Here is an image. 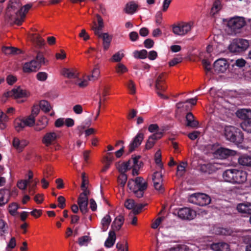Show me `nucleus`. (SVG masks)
Segmentation results:
<instances>
[{
    "label": "nucleus",
    "instance_id": "62",
    "mask_svg": "<svg viewBox=\"0 0 251 251\" xmlns=\"http://www.w3.org/2000/svg\"><path fill=\"white\" fill-rule=\"evenodd\" d=\"M147 204H142L139 203L135 204V206L133 209V212L135 214H138L141 211L142 209L146 206Z\"/></svg>",
    "mask_w": 251,
    "mask_h": 251
},
{
    "label": "nucleus",
    "instance_id": "55",
    "mask_svg": "<svg viewBox=\"0 0 251 251\" xmlns=\"http://www.w3.org/2000/svg\"><path fill=\"white\" fill-rule=\"evenodd\" d=\"M83 192L80 194L78 198L85 200H88V196L90 194V191L87 189V187L81 188Z\"/></svg>",
    "mask_w": 251,
    "mask_h": 251
},
{
    "label": "nucleus",
    "instance_id": "52",
    "mask_svg": "<svg viewBox=\"0 0 251 251\" xmlns=\"http://www.w3.org/2000/svg\"><path fill=\"white\" fill-rule=\"evenodd\" d=\"M140 157L141 156L139 155L132 157L133 163L132 167H136L139 169L142 166L143 163L142 162H139V159L140 158Z\"/></svg>",
    "mask_w": 251,
    "mask_h": 251
},
{
    "label": "nucleus",
    "instance_id": "59",
    "mask_svg": "<svg viewBox=\"0 0 251 251\" xmlns=\"http://www.w3.org/2000/svg\"><path fill=\"white\" fill-rule=\"evenodd\" d=\"M116 70L119 74H123L127 71V69L123 64H118L116 67Z\"/></svg>",
    "mask_w": 251,
    "mask_h": 251
},
{
    "label": "nucleus",
    "instance_id": "4",
    "mask_svg": "<svg viewBox=\"0 0 251 251\" xmlns=\"http://www.w3.org/2000/svg\"><path fill=\"white\" fill-rule=\"evenodd\" d=\"M190 203L203 206L210 203L211 199L209 196L204 193H196L190 195L188 200Z\"/></svg>",
    "mask_w": 251,
    "mask_h": 251
},
{
    "label": "nucleus",
    "instance_id": "8",
    "mask_svg": "<svg viewBox=\"0 0 251 251\" xmlns=\"http://www.w3.org/2000/svg\"><path fill=\"white\" fill-rule=\"evenodd\" d=\"M249 46V41L244 39H236L229 45V50L233 52H240L246 50Z\"/></svg>",
    "mask_w": 251,
    "mask_h": 251
},
{
    "label": "nucleus",
    "instance_id": "17",
    "mask_svg": "<svg viewBox=\"0 0 251 251\" xmlns=\"http://www.w3.org/2000/svg\"><path fill=\"white\" fill-rule=\"evenodd\" d=\"M60 73L63 76L68 78H75L78 77V73L74 68H63Z\"/></svg>",
    "mask_w": 251,
    "mask_h": 251
},
{
    "label": "nucleus",
    "instance_id": "16",
    "mask_svg": "<svg viewBox=\"0 0 251 251\" xmlns=\"http://www.w3.org/2000/svg\"><path fill=\"white\" fill-rule=\"evenodd\" d=\"M11 195V192L8 189H0V206H3L9 201Z\"/></svg>",
    "mask_w": 251,
    "mask_h": 251
},
{
    "label": "nucleus",
    "instance_id": "28",
    "mask_svg": "<svg viewBox=\"0 0 251 251\" xmlns=\"http://www.w3.org/2000/svg\"><path fill=\"white\" fill-rule=\"evenodd\" d=\"M238 162L241 165L251 167V156L247 154L241 155L238 158Z\"/></svg>",
    "mask_w": 251,
    "mask_h": 251
},
{
    "label": "nucleus",
    "instance_id": "11",
    "mask_svg": "<svg viewBox=\"0 0 251 251\" xmlns=\"http://www.w3.org/2000/svg\"><path fill=\"white\" fill-rule=\"evenodd\" d=\"M144 138V135L143 133L139 131L137 135L133 138L131 142L130 143L128 148V152L129 154L133 151L136 148L139 147Z\"/></svg>",
    "mask_w": 251,
    "mask_h": 251
},
{
    "label": "nucleus",
    "instance_id": "47",
    "mask_svg": "<svg viewBox=\"0 0 251 251\" xmlns=\"http://www.w3.org/2000/svg\"><path fill=\"white\" fill-rule=\"evenodd\" d=\"M91 240L89 236L85 235L80 237L78 239V243L80 246H87L89 242Z\"/></svg>",
    "mask_w": 251,
    "mask_h": 251
},
{
    "label": "nucleus",
    "instance_id": "18",
    "mask_svg": "<svg viewBox=\"0 0 251 251\" xmlns=\"http://www.w3.org/2000/svg\"><path fill=\"white\" fill-rule=\"evenodd\" d=\"M236 184H240L245 182L247 180L248 173L242 170L235 169Z\"/></svg>",
    "mask_w": 251,
    "mask_h": 251
},
{
    "label": "nucleus",
    "instance_id": "51",
    "mask_svg": "<svg viewBox=\"0 0 251 251\" xmlns=\"http://www.w3.org/2000/svg\"><path fill=\"white\" fill-rule=\"evenodd\" d=\"M116 248L120 251H128V246L126 242H118L116 244Z\"/></svg>",
    "mask_w": 251,
    "mask_h": 251
},
{
    "label": "nucleus",
    "instance_id": "39",
    "mask_svg": "<svg viewBox=\"0 0 251 251\" xmlns=\"http://www.w3.org/2000/svg\"><path fill=\"white\" fill-rule=\"evenodd\" d=\"M48 61L46 60L42 52H39L37 53L35 59H33L28 63H46Z\"/></svg>",
    "mask_w": 251,
    "mask_h": 251
},
{
    "label": "nucleus",
    "instance_id": "50",
    "mask_svg": "<svg viewBox=\"0 0 251 251\" xmlns=\"http://www.w3.org/2000/svg\"><path fill=\"white\" fill-rule=\"evenodd\" d=\"M155 163L158 166L162 169L163 167V164L161 162V153L160 151H157L154 156Z\"/></svg>",
    "mask_w": 251,
    "mask_h": 251
},
{
    "label": "nucleus",
    "instance_id": "61",
    "mask_svg": "<svg viewBox=\"0 0 251 251\" xmlns=\"http://www.w3.org/2000/svg\"><path fill=\"white\" fill-rule=\"evenodd\" d=\"M58 202V207L61 209H63L66 206V200L63 196H59L57 198Z\"/></svg>",
    "mask_w": 251,
    "mask_h": 251
},
{
    "label": "nucleus",
    "instance_id": "31",
    "mask_svg": "<svg viewBox=\"0 0 251 251\" xmlns=\"http://www.w3.org/2000/svg\"><path fill=\"white\" fill-rule=\"evenodd\" d=\"M116 240V234L114 231H110L108 237L104 243V246L108 248L112 247Z\"/></svg>",
    "mask_w": 251,
    "mask_h": 251
},
{
    "label": "nucleus",
    "instance_id": "40",
    "mask_svg": "<svg viewBox=\"0 0 251 251\" xmlns=\"http://www.w3.org/2000/svg\"><path fill=\"white\" fill-rule=\"evenodd\" d=\"M8 226L2 219H0V235H3L8 232Z\"/></svg>",
    "mask_w": 251,
    "mask_h": 251
},
{
    "label": "nucleus",
    "instance_id": "9",
    "mask_svg": "<svg viewBox=\"0 0 251 251\" xmlns=\"http://www.w3.org/2000/svg\"><path fill=\"white\" fill-rule=\"evenodd\" d=\"M244 19L239 17H236L230 19L227 24V26L235 33L237 30L241 29L245 25Z\"/></svg>",
    "mask_w": 251,
    "mask_h": 251
},
{
    "label": "nucleus",
    "instance_id": "19",
    "mask_svg": "<svg viewBox=\"0 0 251 251\" xmlns=\"http://www.w3.org/2000/svg\"><path fill=\"white\" fill-rule=\"evenodd\" d=\"M237 209L240 213L250 215V222L251 224V203H239L237 206Z\"/></svg>",
    "mask_w": 251,
    "mask_h": 251
},
{
    "label": "nucleus",
    "instance_id": "60",
    "mask_svg": "<svg viewBox=\"0 0 251 251\" xmlns=\"http://www.w3.org/2000/svg\"><path fill=\"white\" fill-rule=\"evenodd\" d=\"M135 202L133 200L128 199L125 202V207L128 209H134Z\"/></svg>",
    "mask_w": 251,
    "mask_h": 251
},
{
    "label": "nucleus",
    "instance_id": "24",
    "mask_svg": "<svg viewBox=\"0 0 251 251\" xmlns=\"http://www.w3.org/2000/svg\"><path fill=\"white\" fill-rule=\"evenodd\" d=\"M2 52L7 55H14L21 54L22 50L17 48L13 47L3 46L1 49Z\"/></svg>",
    "mask_w": 251,
    "mask_h": 251
},
{
    "label": "nucleus",
    "instance_id": "14",
    "mask_svg": "<svg viewBox=\"0 0 251 251\" xmlns=\"http://www.w3.org/2000/svg\"><path fill=\"white\" fill-rule=\"evenodd\" d=\"M235 169H227L223 172L222 177L225 182L236 184Z\"/></svg>",
    "mask_w": 251,
    "mask_h": 251
},
{
    "label": "nucleus",
    "instance_id": "46",
    "mask_svg": "<svg viewBox=\"0 0 251 251\" xmlns=\"http://www.w3.org/2000/svg\"><path fill=\"white\" fill-rule=\"evenodd\" d=\"M213 165L210 163L207 164H203L201 166V170L202 172L210 174H211L213 171Z\"/></svg>",
    "mask_w": 251,
    "mask_h": 251
},
{
    "label": "nucleus",
    "instance_id": "42",
    "mask_svg": "<svg viewBox=\"0 0 251 251\" xmlns=\"http://www.w3.org/2000/svg\"><path fill=\"white\" fill-rule=\"evenodd\" d=\"M242 128L248 133H251V121L245 120L241 124Z\"/></svg>",
    "mask_w": 251,
    "mask_h": 251
},
{
    "label": "nucleus",
    "instance_id": "10",
    "mask_svg": "<svg viewBox=\"0 0 251 251\" xmlns=\"http://www.w3.org/2000/svg\"><path fill=\"white\" fill-rule=\"evenodd\" d=\"M59 135L57 133L53 131L48 132L43 136L42 138V143L46 146L49 147L55 144Z\"/></svg>",
    "mask_w": 251,
    "mask_h": 251
},
{
    "label": "nucleus",
    "instance_id": "21",
    "mask_svg": "<svg viewBox=\"0 0 251 251\" xmlns=\"http://www.w3.org/2000/svg\"><path fill=\"white\" fill-rule=\"evenodd\" d=\"M211 249L215 251H229L230 250L229 244L223 242L213 243Z\"/></svg>",
    "mask_w": 251,
    "mask_h": 251
},
{
    "label": "nucleus",
    "instance_id": "30",
    "mask_svg": "<svg viewBox=\"0 0 251 251\" xmlns=\"http://www.w3.org/2000/svg\"><path fill=\"white\" fill-rule=\"evenodd\" d=\"M114 160V157L112 154L111 152L107 153V155L103 158V163H104V166L102 169L101 171L102 172H106L110 167L111 164Z\"/></svg>",
    "mask_w": 251,
    "mask_h": 251
},
{
    "label": "nucleus",
    "instance_id": "33",
    "mask_svg": "<svg viewBox=\"0 0 251 251\" xmlns=\"http://www.w3.org/2000/svg\"><path fill=\"white\" fill-rule=\"evenodd\" d=\"M48 125V120L47 118L43 117L39 120L34 126V130L36 131H40L46 128Z\"/></svg>",
    "mask_w": 251,
    "mask_h": 251
},
{
    "label": "nucleus",
    "instance_id": "58",
    "mask_svg": "<svg viewBox=\"0 0 251 251\" xmlns=\"http://www.w3.org/2000/svg\"><path fill=\"white\" fill-rule=\"evenodd\" d=\"M246 64H232V69H231V72L233 73H234L235 74H238L239 73V71H236V70L238 69H241L244 67L245 66Z\"/></svg>",
    "mask_w": 251,
    "mask_h": 251
},
{
    "label": "nucleus",
    "instance_id": "57",
    "mask_svg": "<svg viewBox=\"0 0 251 251\" xmlns=\"http://www.w3.org/2000/svg\"><path fill=\"white\" fill-rule=\"evenodd\" d=\"M213 61V57L209 52H205L201 63H211Z\"/></svg>",
    "mask_w": 251,
    "mask_h": 251
},
{
    "label": "nucleus",
    "instance_id": "44",
    "mask_svg": "<svg viewBox=\"0 0 251 251\" xmlns=\"http://www.w3.org/2000/svg\"><path fill=\"white\" fill-rule=\"evenodd\" d=\"M127 176L126 174H120L118 177V182L120 186L124 188L127 181Z\"/></svg>",
    "mask_w": 251,
    "mask_h": 251
},
{
    "label": "nucleus",
    "instance_id": "54",
    "mask_svg": "<svg viewBox=\"0 0 251 251\" xmlns=\"http://www.w3.org/2000/svg\"><path fill=\"white\" fill-rule=\"evenodd\" d=\"M189 249L185 245H178L172 248L170 251H189Z\"/></svg>",
    "mask_w": 251,
    "mask_h": 251
},
{
    "label": "nucleus",
    "instance_id": "34",
    "mask_svg": "<svg viewBox=\"0 0 251 251\" xmlns=\"http://www.w3.org/2000/svg\"><path fill=\"white\" fill-rule=\"evenodd\" d=\"M136 189H147L148 187V183L144 181V178L141 176H138L134 179Z\"/></svg>",
    "mask_w": 251,
    "mask_h": 251
},
{
    "label": "nucleus",
    "instance_id": "27",
    "mask_svg": "<svg viewBox=\"0 0 251 251\" xmlns=\"http://www.w3.org/2000/svg\"><path fill=\"white\" fill-rule=\"evenodd\" d=\"M124 217L123 215H120L117 216L112 224V228L114 230H119L124 223Z\"/></svg>",
    "mask_w": 251,
    "mask_h": 251
},
{
    "label": "nucleus",
    "instance_id": "20",
    "mask_svg": "<svg viewBox=\"0 0 251 251\" xmlns=\"http://www.w3.org/2000/svg\"><path fill=\"white\" fill-rule=\"evenodd\" d=\"M232 150L221 147L215 151L214 154L217 158L224 159L226 158L231 155L232 154Z\"/></svg>",
    "mask_w": 251,
    "mask_h": 251
},
{
    "label": "nucleus",
    "instance_id": "15",
    "mask_svg": "<svg viewBox=\"0 0 251 251\" xmlns=\"http://www.w3.org/2000/svg\"><path fill=\"white\" fill-rule=\"evenodd\" d=\"M186 126L192 128H197L199 126V122L196 119L192 112H188L185 117Z\"/></svg>",
    "mask_w": 251,
    "mask_h": 251
},
{
    "label": "nucleus",
    "instance_id": "38",
    "mask_svg": "<svg viewBox=\"0 0 251 251\" xmlns=\"http://www.w3.org/2000/svg\"><path fill=\"white\" fill-rule=\"evenodd\" d=\"M221 8V3L219 0H216L213 3V6L211 9L210 14L214 16Z\"/></svg>",
    "mask_w": 251,
    "mask_h": 251
},
{
    "label": "nucleus",
    "instance_id": "43",
    "mask_svg": "<svg viewBox=\"0 0 251 251\" xmlns=\"http://www.w3.org/2000/svg\"><path fill=\"white\" fill-rule=\"evenodd\" d=\"M187 163L185 162H181L180 163L177 167V175L181 176H182L185 172V168L187 166Z\"/></svg>",
    "mask_w": 251,
    "mask_h": 251
},
{
    "label": "nucleus",
    "instance_id": "1",
    "mask_svg": "<svg viewBox=\"0 0 251 251\" xmlns=\"http://www.w3.org/2000/svg\"><path fill=\"white\" fill-rule=\"evenodd\" d=\"M6 15L9 17L11 22H14L18 25H20L25 18V13L23 12V8L20 2L14 0L8 4Z\"/></svg>",
    "mask_w": 251,
    "mask_h": 251
},
{
    "label": "nucleus",
    "instance_id": "3",
    "mask_svg": "<svg viewBox=\"0 0 251 251\" xmlns=\"http://www.w3.org/2000/svg\"><path fill=\"white\" fill-rule=\"evenodd\" d=\"M202 67L207 75L223 73L229 69L230 64H202Z\"/></svg>",
    "mask_w": 251,
    "mask_h": 251
},
{
    "label": "nucleus",
    "instance_id": "35",
    "mask_svg": "<svg viewBox=\"0 0 251 251\" xmlns=\"http://www.w3.org/2000/svg\"><path fill=\"white\" fill-rule=\"evenodd\" d=\"M111 222L110 216L108 214L106 215L101 221V229L103 231H105Z\"/></svg>",
    "mask_w": 251,
    "mask_h": 251
},
{
    "label": "nucleus",
    "instance_id": "45",
    "mask_svg": "<svg viewBox=\"0 0 251 251\" xmlns=\"http://www.w3.org/2000/svg\"><path fill=\"white\" fill-rule=\"evenodd\" d=\"M124 54L122 50H120L113 55L111 58V61L120 62L124 57Z\"/></svg>",
    "mask_w": 251,
    "mask_h": 251
},
{
    "label": "nucleus",
    "instance_id": "25",
    "mask_svg": "<svg viewBox=\"0 0 251 251\" xmlns=\"http://www.w3.org/2000/svg\"><path fill=\"white\" fill-rule=\"evenodd\" d=\"M138 6L134 1H131L126 4L124 11L127 14L132 15L137 11Z\"/></svg>",
    "mask_w": 251,
    "mask_h": 251
},
{
    "label": "nucleus",
    "instance_id": "5",
    "mask_svg": "<svg viewBox=\"0 0 251 251\" xmlns=\"http://www.w3.org/2000/svg\"><path fill=\"white\" fill-rule=\"evenodd\" d=\"M193 27V22H183L177 25H174L173 26V31L176 35L184 36L190 31Z\"/></svg>",
    "mask_w": 251,
    "mask_h": 251
},
{
    "label": "nucleus",
    "instance_id": "12",
    "mask_svg": "<svg viewBox=\"0 0 251 251\" xmlns=\"http://www.w3.org/2000/svg\"><path fill=\"white\" fill-rule=\"evenodd\" d=\"M177 215L182 219L191 220L195 217L196 212L190 208L183 207L178 210Z\"/></svg>",
    "mask_w": 251,
    "mask_h": 251
},
{
    "label": "nucleus",
    "instance_id": "48",
    "mask_svg": "<svg viewBox=\"0 0 251 251\" xmlns=\"http://www.w3.org/2000/svg\"><path fill=\"white\" fill-rule=\"evenodd\" d=\"M152 179L153 183L154 182L162 183L163 179L161 173L158 172H155L152 176Z\"/></svg>",
    "mask_w": 251,
    "mask_h": 251
},
{
    "label": "nucleus",
    "instance_id": "41",
    "mask_svg": "<svg viewBox=\"0 0 251 251\" xmlns=\"http://www.w3.org/2000/svg\"><path fill=\"white\" fill-rule=\"evenodd\" d=\"M8 211L11 215L14 216L17 213V210L19 208L18 204L16 202H12L8 206Z\"/></svg>",
    "mask_w": 251,
    "mask_h": 251
},
{
    "label": "nucleus",
    "instance_id": "6",
    "mask_svg": "<svg viewBox=\"0 0 251 251\" xmlns=\"http://www.w3.org/2000/svg\"><path fill=\"white\" fill-rule=\"evenodd\" d=\"M165 75L162 73L159 75L155 81V88L158 95L162 99H167L168 97L163 95L162 92L165 91L167 89L165 84Z\"/></svg>",
    "mask_w": 251,
    "mask_h": 251
},
{
    "label": "nucleus",
    "instance_id": "29",
    "mask_svg": "<svg viewBox=\"0 0 251 251\" xmlns=\"http://www.w3.org/2000/svg\"><path fill=\"white\" fill-rule=\"evenodd\" d=\"M77 204L82 214L84 215L88 212V200H86L85 199L78 198Z\"/></svg>",
    "mask_w": 251,
    "mask_h": 251
},
{
    "label": "nucleus",
    "instance_id": "13",
    "mask_svg": "<svg viewBox=\"0 0 251 251\" xmlns=\"http://www.w3.org/2000/svg\"><path fill=\"white\" fill-rule=\"evenodd\" d=\"M6 97H13L14 98H22L27 97L28 93L25 90H23L20 87L13 89L4 94Z\"/></svg>",
    "mask_w": 251,
    "mask_h": 251
},
{
    "label": "nucleus",
    "instance_id": "32",
    "mask_svg": "<svg viewBox=\"0 0 251 251\" xmlns=\"http://www.w3.org/2000/svg\"><path fill=\"white\" fill-rule=\"evenodd\" d=\"M40 67L41 64H36V65H33V64H24L23 70L25 73H30L36 72Z\"/></svg>",
    "mask_w": 251,
    "mask_h": 251
},
{
    "label": "nucleus",
    "instance_id": "64",
    "mask_svg": "<svg viewBox=\"0 0 251 251\" xmlns=\"http://www.w3.org/2000/svg\"><path fill=\"white\" fill-rule=\"evenodd\" d=\"M155 143V141L153 139V138L151 137L150 136L147 141L146 144V146H145L146 149L147 150L151 149L154 146Z\"/></svg>",
    "mask_w": 251,
    "mask_h": 251
},
{
    "label": "nucleus",
    "instance_id": "26",
    "mask_svg": "<svg viewBox=\"0 0 251 251\" xmlns=\"http://www.w3.org/2000/svg\"><path fill=\"white\" fill-rule=\"evenodd\" d=\"M97 21L98 23V25L97 26L95 24L96 26H93L92 27V29L94 31V33L96 35H100V33H101V31L102 30L103 27H104V24L103 22V19L101 17L97 14Z\"/></svg>",
    "mask_w": 251,
    "mask_h": 251
},
{
    "label": "nucleus",
    "instance_id": "7",
    "mask_svg": "<svg viewBox=\"0 0 251 251\" xmlns=\"http://www.w3.org/2000/svg\"><path fill=\"white\" fill-rule=\"evenodd\" d=\"M35 120L32 116H29L23 119H16L14 121V127L17 132L23 130L25 126H32L35 124Z\"/></svg>",
    "mask_w": 251,
    "mask_h": 251
},
{
    "label": "nucleus",
    "instance_id": "36",
    "mask_svg": "<svg viewBox=\"0 0 251 251\" xmlns=\"http://www.w3.org/2000/svg\"><path fill=\"white\" fill-rule=\"evenodd\" d=\"M133 56L135 58L144 59L147 58L148 51L146 50H135L133 52Z\"/></svg>",
    "mask_w": 251,
    "mask_h": 251
},
{
    "label": "nucleus",
    "instance_id": "49",
    "mask_svg": "<svg viewBox=\"0 0 251 251\" xmlns=\"http://www.w3.org/2000/svg\"><path fill=\"white\" fill-rule=\"evenodd\" d=\"M100 74V71L99 68L97 66H96L92 71V74L91 76H89L88 79L89 80H92L93 79L95 80L97 79Z\"/></svg>",
    "mask_w": 251,
    "mask_h": 251
},
{
    "label": "nucleus",
    "instance_id": "53",
    "mask_svg": "<svg viewBox=\"0 0 251 251\" xmlns=\"http://www.w3.org/2000/svg\"><path fill=\"white\" fill-rule=\"evenodd\" d=\"M29 183V180H21L18 182L17 185L20 189L25 190Z\"/></svg>",
    "mask_w": 251,
    "mask_h": 251
},
{
    "label": "nucleus",
    "instance_id": "23",
    "mask_svg": "<svg viewBox=\"0 0 251 251\" xmlns=\"http://www.w3.org/2000/svg\"><path fill=\"white\" fill-rule=\"evenodd\" d=\"M99 38L102 39V44L103 49L106 50L109 48L111 42L112 41V37L109 35L108 33H101L100 35H97Z\"/></svg>",
    "mask_w": 251,
    "mask_h": 251
},
{
    "label": "nucleus",
    "instance_id": "2",
    "mask_svg": "<svg viewBox=\"0 0 251 251\" xmlns=\"http://www.w3.org/2000/svg\"><path fill=\"white\" fill-rule=\"evenodd\" d=\"M224 135L227 140L237 144L241 143L244 139V135L241 130L231 126H225Z\"/></svg>",
    "mask_w": 251,
    "mask_h": 251
},
{
    "label": "nucleus",
    "instance_id": "56",
    "mask_svg": "<svg viewBox=\"0 0 251 251\" xmlns=\"http://www.w3.org/2000/svg\"><path fill=\"white\" fill-rule=\"evenodd\" d=\"M37 180H31V184H29V192L31 193V195H33L35 193V190L36 188V185L37 184Z\"/></svg>",
    "mask_w": 251,
    "mask_h": 251
},
{
    "label": "nucleus",
    "instance_id": "63",
    "mask_svg": "<svg viewBox=\"0 0 251 251\" xmlns=\"http://www.w3.org/2000/svg\"><path fill=\"white\" fill-rule=\"evenodd\" d=\"M127 86L130 91L131 94H134L136 92L135 85L133 81L131 80H129L127 84Z\"/></svg>",
    "mask_w": 251,
    "mask_h": 251
},
{
    "label": "nucleus",
    "instance_id": "22",
    "mask_svg": "<svg viewBox=\"0 0 251 251\" xmlns=\"http://www.w3.org/2000/svg\"><path fill=\"white\" fill-rule=\"evenodd\" d=\"M236 115L239 118L245 120L251 119V109H240L236 112Z\"/></svg>",
    "mask_w": 251,
    "mask_h": 251
},
{
    "label": "nucleus",
    "instance_id": "37",
    "mask_svg": "<svg viewBox=\"0 0 251 251\" xmlns=\"http://www.w3.org/2000/svg\"><path fill=\"white\" fill-rule=\"evenodd\" d=\"M39 105L41 109L45 113L49 112L51 109L50 103L46 100H41Z\"/></svg>",
    "mask_w": 251,
    "mask_h": 251
}]
</instances>
